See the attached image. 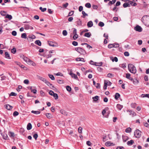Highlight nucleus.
<instances>
[{
    "label": "nucleus",
    "instance_id": "f03ea898",
    "mask_svg": "<svg viewBox=\"0 0 149 149\" xmlns=\"http://www.w3.org/2000/svg\"><path fill=\"white\" fill-rule=\"evenodd\" d=\"M128 69L130 72L134 74L136 72V70L135 67L132 64H129L128 65Z\"/></svg>",
    "mask_w": 149,
    "mask_h": 149
},
{
    "label": "nucleus",
    "instance_id": "8fccbe9b",
    "mask_svg": "<svg viewBox=\"0 0 149 149\" xmlns=\"http://www.w3.org/2000/svg\"><path fill=\"white\" fill-rule=\"evenodd\" d=\"M47 118L50 119L52 117V115L50 113H47Z\"/></svg>",
    "mask_w": 149,
    "mask_h": 149
},
{
    "label": "nucleus",
    "instance_id": "c85d7f7f",
    "mask_svg": "<svg viewBox=\"0 0 149 149\" xmlns=\"http://www.w3.org/2000/svg\"><path fill=\"white\" fill-rule=\"evenodd\" d=\"M76 60L77 61H82L84 62V59L83 58H76Z\"/></svg>",
    "mask_w": 149,
    "mask_h": 149
},
{
    "label": "nucleus",
    "instance_id": "bf43d9fd",
    "mask_svg": "<svg viewBox=\"0 0 149 149\" xmlns=\"http://www.w3.org/2000/svg\"><path fill=\"white\" fill-rule=\"evenodd\" d=\"M72 44L74 46H77L78 45V42H76V41H73L72 43Z\"/></svg>",
    "mask_w": 149,
    "mask_h": 149
},
{
    "label": "nucleus",
    "instance_id": "49530a36",
    "mask_svg": "<svg viewBox=\"0 0 149 149\" xmlns=\"http://www.w3.org/2000/svg\"><path fill=\"white\" fill-rule=\"evenodd\" d=\"M16 48L15 47H13L11 49V52L13 54H15L16 52Z\"/></svg>",
    "mask_w": 149,
    "mask_h": 149
},
{
    "label": "nucleus",
    "instance_id": "680f3d73",
    "mask_svg": "<svg viewBox=\"0 0 149 149\" xmlns=\"http://www.w3.org/2000/svg\"><path fill=\"white\" fill-rule=\"evenodd\" d=\"M29 64H31L33 66H35L36 65L35 63L34 62H33V61H32L31 60L30 61V62H29Z\"/></svg>",
    "mask_w": 149,
    "mask_h": 149
},
{
    "label": "nucleus",
    "instance_id": "72a5a7b5",
    "mask_svg": "<svg viewBox=\"0 0 149 149\" xmlns=\"http://www.w3.org/2000/svg\"><path fill=\"white\" fill-rule=\"evenodd\" d=\"M92 98L95 101H96L99 99V96L96 95L94 97H93Z\"/></svg>",
    "mask_w": 149,
    "mask_h": 149
},
{
    "label": "nucleus",
    "instance_id": "c9c22d12",
    "mask_svg": "<svg viewBox=\"0 0 149 149\" xmlns=\"http://www.w3.org/2000/svg\"><path fill=\"white\" fill-rule=\"evenodd\" d=\"M48 75L49 77L52 80H54L55 78L54 76L52 74H48Z\"/></svg>",
    "mask_w": 149,
    "mask_h": 149
},
{
    "label": "nucleus",
    "instance_id": "412c9836",
    "mask_svg": "<svg viewBox=\"0 0 149 149\" xmlns=\"http://www.w3.org/2000/svg\"><path fill=\"white\" fill-rule=\"evenodd\" d=\"M123 7L125 8L127 7H130V5L129 3V1H128V3H125L123 5Z\"/></svg>",
    "mask_w": 149,
    "mask_h": 149
},
{
    "label": "nucleus",
    "instance_id": "b1692460",
    "mask_svg": "<svg viewBox=\"0 0 149 149\" xmlns=\"http://www.w3.org/2000/svg\"><path fill=\"white\" fill-rule=\"evenodd\" d=\"M91 36V34L90 32H87L85 33L84 35V36L85 37H87L88 38H89Z\"/></svg>",
    "mask_w": 149,
    "mask_h": 149
},
{
    "label": "nucleus",
    "instance_id": "a878e982",
    "mask_svg": "<svg viewBox=\"0 0 149 149\" xmlns=\"http://www.w3.org/2000/svg\"><path fill=\"white\" fill-rule=\"evenodd\" d=\"M141 96L142 97H146L149 98V94H142Z\"/></svg>",
    "mask_w": 149,
    "mask_h": 149
},
{
    "label": "nucleus",
    "instance_id": "052dcab7",
    "mask_svg": "<svg viewBox=\"0 0 149 149\" xmlns=\"http://www.w3.org/2000/svg\"><path fill=\"white\" fill-rule=\"evenodd\" d=\"M19 113L17 111H15L13 113V115L14 116H16L19 115Z\"/></svg>",
    "mask_w": 149,
    "mask_h": 149
},
{
    "label": "nucleus",
    "instance_id": "09e8293b",
    "mask_svg": "<svg viewBox=\"0 0 149 149\" xmlns=\"http://www.w3.org/2000/svg\"><path fill=\"white\" fill-rule=\"evenodd\" d=\"M30 25L28 24H26L24 26V29L26 30L29 29H30Z\"/></svg>",
    "mask_w": 149,
    "mask_h": 149
},
{
    "label": "nucleus",
    "instance_id": "cd10ccee",
    "mask_svg": "<svg viewBox=\"0 0 149 149\" xmlns=\"http://www.w3.org/2000/svg\"><path fill=\"white\" fill-rule=\"evenodd\" d=\"M113 143H111L110 141H107L105 143V145L107 146H109Z\"/></svg>",
    "mask_w": 149,
    "mask_h": 149
},
{
    "label": "nucleus",
    "instance_id": "603ef678",
    "mask_svg": "<svg viewBox=\"0 0 149 149\" xmlns=\"http://www.w3.org/2000/svg\"><path fill=\"white\" fill-rule=\"evenodd\" d=\"M9 135L10 137H14L15 136L14 133L11 132H9Z\"/></svg>",
    "mask_w": 149,
    "mask_h": 149
},
{
    "label": "nucleus",
    "instance_id": "39448f33",
    "mask_svg": "<svg viewBox=\"0 0 149 149\" xmlns=\"http://www.w3.org/2000/svg\"><path fill=\"white\" fill-rule=\"evenodd\" d=\"M119 46V45L118 44H110L108 45V47L110 49L112 47H118Z\"/></svg>",
    "mask_w": 149,
    "mask_h": 149
},
{
    "label": "nucleus",
    "instance_id": "de8ad7c7",
    "mask_svg": "<svg viewBox=\"0 0 149 149\" xmlns=\"http://www.w3.org/2000/svg\"><path fill=\"white\" fill-rule=\"evenodd\" d=\"M99 26L102 27L104 26V24L103 22H100L98 24Z\"/></svg>",
    "mask_w": 149,
    "mask_h": 149
},
{
    "label": "nucleus",
    "instance_id": "6e6552de",
    "mask_svg": "<svg viewBox=\"0 0 149 149\" xmlns=\"http://www.w3.org/2000/svg\"><path fill=\"white\" fill-rule=\"evenodd\" d=\"M131 75L130 73H127L126 74V77L127 79L130 80L131 81H133V79L130 77Z\"/></svg>",
    "mask_w": 149,
    "mask_h": 149
},
{
    "label": "nucleus",
    "instance_id": "69168bd1",
    "mask_svg": "<svg viewBox=\"0 0 149 149\" xmlns=\"http://www.w3.org/2000/svg\"><path fill=\"white\" fill-rule=\"evenodd\" d=\"M57 82L60 84H61L63 83V81L62 80H58L57 81Z\"/></svg>",
    "mask_w": 149,
    "mask_h": 149
},
{
    "label": "nucleus",
    "instance_id": "79ce46f5",
    "mask_svg": "<svg viewBox=\"0 0 149 149\" xmlns=\"http://www.w3.org/2000/svg\"><path fill=\"white\" fill-rule=\"evenodd\" d=\"M133 82V83L134 84H137L138 83H139V81L138 80H137L136 79H133V81H132Z\"/></svg>",
    "mask_w": 149,
    "mask_h": 149
},
{
    "label": "nucleus",
    "instance_id": "2f4dec72",
    "mask_svg": "<svg viewBox=\"0 0 149 149\" xmlns=\"http://www.w3.org/2000/svg\"><path fill=\"white\" fill-rule=\"evenodd\" d=\"M47 85L49 86L52 89H53L54 88H55L54 86H52V84L48 82H47Z\"/></svg>",
    "mask_w": 149,
    "mask_h": 149
},
{
    "label": "nucleus",
    "instance_id": "9b49d317",
    "mask_svg": "<svg viewBox=\"0 0 149 149\" xmlns=\"http://www.w3.org/2000/svg\"><path fill=\"white\" fill-rule=\"evenodd\" d=\"M127 1H129V3L130 4V5H131L132 6H136L137 5V4H136V3L132 1L126 0V1H125V2L127 3Z\"/></svg>",
    "mask_w": 149,
    "mask_h": 149
},
{
    "label": "nucleus",
    "instance_id": "bb28decb",
    "mask_svg": "<svg viewBox=\"0 0 149 149\" xmlns=\"http://www.w3.org/2000/svg\"><path fill=\"white\" fill-rule=\"evenodd\" d=\"M117 108L119 110H121L123 107V106L120 104H118L116 105Z\"/></svg>",
    "mask_w": 149,
    "mask_h": 149
},
{
    "label": "nucleus",
    "instance_id": "4be33fe9",
    "mask_svg": "<svg viewBox=\"0 0 149 149\" xmlns=\"http://www.w3.org/2000/svg\"><path fill=\"white\" fill-rule=\"evenodd\" d=\"M5 54V57L6 58L9 59H11L10 55L7 52H6Z\"/></svg>",
    "mask_w": 149,
    "mask_h": 149
},
{
    "label": "nucleus",
    "instance_id": "20e7f679",
    "mask_svg": "<svg viewBox=\"0 0 149 149\" xmlns=\"http://www.w3.org/2000/svg\"><path fill=\"white\" fill-rule=\"evenodd\" d=\"M142 132L139 130H136L134 132V136L136 138H139L141 136Z\"/></svg>",
    "mask_w": 149,
    "mask_h": 149
},
{
    "label": "nucleus",
    "instance_id": "4c0bfd02",
    "mask_svg": "<svg viewBox=\"0 0 149 149\" xmlns=\"http://www.w3.org/2000/svg\"><path fill=\"white\" fill-rule=\"evenodd\" d=\"M21 38L24 39H26L27 38L26 35V33H23L22 34Z\"/></svg>",
    "mask_w": 149,
    "mask_h": 149
},
{
    "label": "nucleus",
    "instance_id": "4468645a",
    "mask_svg": "<svg viewBox=\"0 0 149 149\" xmlns=\"http://www.w3.org/2000/svg\"><path fill=\"white\" fill-rule=\"evenodd\" d=\"M123 141L124 142H126L129 139V137L127 136L123 135L122 136Z\"/></svg>",
    "mask_w": 149,
    "mask_h": 149
},
{
    "label": "nucleus",
    "instance_id": "473e14b6",
    "mask_svg": "<svg viewBox=\"0 0 149 149\" xmlns=\"http://www.w3.org/2000/svg\"><path fill=\"white\" fill-rule=\"evenodd\" d=\"M87 45L86 47L87 48H88L89 49H90V48H92V47L91 46H90V45H88V44L86 43H81V45Z\"/></svg>",
    "mask_w": 149,
    "mask_h": 149
},
{
    "label": "nucleus",
    "instance_id": "c756f323",
    "mask_svg": "<svg viewBox=\"0 0 149 149\" xmlns=\"http://www.w3.org/2000/svg\"><path fill=\"white\" fill-rule=\"evenodd\" d=\"M28 37L29 38L31 39H34L36 38V36L33 35H29L28 36Z\"/></svg>",
    "mask_w": 149,
    "mask_h": 149
},
{
    "label": "nucleus",
    "instance_id": "2eb2a0df",
    "mask_svg": "<svg viewBox=\"0 0 149 149\" xmlns=\"http://www.w3.org/2000/svg\"><path fill=\"white\" fill-rule=\"evenodd\" d=\"M5 107L8 110H10L13 108V107L9 104H6L5 105Z\"/></svg>",
    "mask_w": 149,
    "mask_h": 149
},
{
    "label": "nucleus",
    "instance_id": "e433bc0d",
    "mask_svg": "<svg viewBox=\"0 0 149 149\" xmlns=\"http://www.w3.org/2000/svg\"><path fill=\"white\" fill-rule=\"evenodd\" d=\"M31 112L36 114H38L40 113V112L39 111H35L33 110L31 111Z\"/></svg>",
    "mask_w": 149,
    "mask_h": 149
},
{
    "label": "nucleus",
    "instance_id": "5701e85b",
    "mask_svg": "<svg viewBox=\"0 0 149 149\" xmlns=\"http://www.w3.org/2000/svg\"><path fill=\"white\" fill-rule=\"evenodd\" d=\"M120 96V94L118 93H116L115 95V98L116 100H118Z\"/></svg>",
    "mask_w": 149,
    "mask_h": 149
},
{
    "label": "nucleus",
    "instance_id": "c03bdc74",
    "mask_svg": "<svg viewBox=\"0 0 149 149\" xmlns=\"http://www.w3.org/2000/svg\"><path fill=\"white\" fill-rule=\"evenodd\" d=\"M53 95V96L54 98H55L56 100H57L58 98V96L57 94L56 93H54Z\"/></svg>",
    "mask_w": 149,
    "mask_h": 149
},
{
    "label": "nucleus",
    "instance_id": "774afa93",
    "mask_svg": "<svg viewBox=\"0 0 149 149\" xmlns=\"http://www.w3.org/2000/svg\"><path fill=\"white\" fill-rule=\"evenodd\" d=\"M124 55L125 56H129V52H125L124 53Z\"/></svg>",
    "mask_w": 149,
    "mask_h": 149
},
{
    "label": "nucleus",
    "instance_id": "a211bd4d",
    "mask_svg": "<svg viewBox=\"0 0 149 149\" xmlns=\"http://www.w3.org/2000/svg\"><path fill=\"white\" fill-rule=\"evenodd\" d=\"M134 143V141L133 140H130V141H129L127 142V144L129 146H131Z\"/></svg>",
    "mask_w": 149,
    "mask_h": 149
},
{
    "label": "nucleus",
    "instance_id": "ea45409f",
    "mask_svg": "<svg viewBox=\"0 0 149 149\" xmlns=\"http://www.w3.org/2000/svg\"><path fill=\"white\" fill-rule=\"evenodd\" d=\"M85 6L86 7L88 8H90L91 6V4L89 3H86L85 5Z\"/></svg>",
    "mask_w": 149,
    "mask_h": 149
},
{
    "label": "nucleus",
    "instance_id": "f704fd0d",
    "mask_svg": "<svg viewBox=\"0 0 149 149\" xmlns=\"http://www.w3.org/2000/svg\"><path fill=\"white\" fill-rule=\"evenodd\" d=\"M5 17L8 19L9 20H11L12 18V17L11 15L7 14Z\"/></svg>",
    "mask_w": 149,
    "mask_h": 149
},
{
    "label": "nucleus",
    "instance_id": "6ab92c4d",
    "mask_svg": "<svg viewBox=\"0 0 149 149\" xmlns=\"http://www.w3.org/2000/svg\"><path fill=\"white\" fill-rule=\"evenodd\" d=\"M108 85V81L106 80H104V85L103 87V88L105 90L107 89Z\"/></svg>",
    "mask_w": 149,
    "mask_h": 149
},
{
    "label": "nucleus",
    "instance_id": "423d86ee",
    "mask_svg": "<svg viewBox=\"0 0 149 149\" xmlns=\"http://www.w3.org/2000/svg\"><path fill=\"white\" fill-rule=\"evenodd\" d=\"M94 63L93 61H92V60H91L90 61V63L91 65H94L97 66H101L102 64V63L101 62L99 63H98V64H99L98 65L96 64V63H97V62H95V63Z\"/></svg>",
    "mask_w": 149,
    "mask_h": 149
},
{
    "label": "nucleus",
    "instance_id": "a18cd8bd",
    "mask_svg": "<svg viewBox=\"0 0 149 149\" xmlns=\"http://www.w3.org/2000/svg\"><path fill=\"white\" fill-rule=\"evenodd\" d=\"M1 14L3 16H5L6 15V12L4 11H1L0 12Z\"/></svg>",
    "mask_w": 149,
    "mask_h": 149
},
{
    "label": "nucleus",
    "instance_id": "5fc2aeb1",
    "mask_svg": "<svg viewBox=\"0 0 149 149\" xmlns=\"http://www.w3.org/2000/svg\"><path fill=\"white\" fill-rule=\"evenodd\" d=\"M82 13L83 15V17L84 18L85 17V16H87L88 15V14L86 13L85 11H82Z\"/></svg>",
    "mask_w": 149,
    "mask_h": 149
},
{
    "label": "nucleus",
    "instance_id": "ddd939ff",
    "mask_svg": "<svg viewBox=\"0 0 149 149\" xmlns=\"http://www.w3.org/2000/svg\"><path fill=\"white\" fill-rule=\"evenodd\" d=\"M47 43L51 46L55 47L56 46L55 45V43L53 42L48 41Z\"/></svg>",
    "mask_w": 149,
    "mask_h": 149
},
{
    "label": "nucleus",
    "instance_id": "a19ab883",
    "mask_svg": "<svg viewBox=\"0 0 149 149\" xmlns=\"http://www.w3.org/2000/svg\"><path fill=\"white\" fill-rule=\"evenodd\" d=\"M66 89L67 90L68 92H70L71 90V87L69 86H66Z\"/></svg>",
    "mask_w": 149,
    "mask_h": 149
},
{
    "label": "nucleus",
    "instance_id": "0eeeda50",
    "mask_svg": "<svg viewBox=\"0 0 149 149\" xmlns=\"http://www.w3.org/2000/svg\"><path fill=\"white\" fill-rule=\"evenodd\" d=\"M134 29L136 31L140 32L142 31V28L139 25L136 26L134 27Z\"/></svg>",
    "mask_w": 149,
    "mask_h": 149
},
{
    "label": "nucleus",
    "instance_id": "1a4fd4ad",
    "mask_svg": "<svg viewBox=\"0 0 149 149\" xmlns=\"http://www.w3.org/2000/svg\"><path fill=\"white\" fill-rule=\"evenodd\" d=\"M69 74L71 75L72 78H74V79H78L77 75L76 74L72 73L71 71L70 72Z\"/></svg>",
    "mask_w": 149,
    "mask_h": 149
},
{
    "label": "nucleus",
    "instance_id": "dca6fc26",
    "mask_svg": "<svg viewBox=\"0 0 149 149\" xmlns=\"http://www.w3.org/2000/svg\"><path fill=\"white\" fill-rule=\"evenodd\" d=\"M35 43L39 46L41 45V42L39 40H37L35 42Z\"/></svg>",
    "mask_w": 149,
    "mask_h": 149
},
{
    "label": "nucleus",
    "instance_id": "864d4df0",
    "mask_svg": "<svg viewBox=\"0 0 149 149\" xmlns=\"http://www.w3.org/2000/svg\"><path fill=\"white\" fill-rule=\"evenodd\" d=\"M22 88V86H21L19 85L18 87V88H17L16 90L17 91L19 92L20 91V89Z\"/></svg>",
    "mask_w": 149,
    "mask_h": 149
},
{
    "label": "nucleus",
    "instance_id": "0e129e2a",
    "mask_svg": "<svg viewBox=\"0 0 149 149\" xmlns=\"http://www.w3.org/2000/svg\"><path fill=\"white\" fill-rule=\"evenodd\" d=\"M17 95V94L13 92H12L10 94V96H15Z\"/></svg>",
    "mask_w": 149,
    "mask_h": 149
},
{
    "label": "nucleus",
    "instance_id": "6e6d98bb",
    "mask_svg": "<svg viewBox=\"0 0 149 149\" xmlns=\"http://www.w3.org/2000/svg\"><path fill=\"white\" fill-rule=\"evenodd\" d=\"M63 34L64 36H66L67 35V32L66 30H64L63 31L62 33Z\"/></svg>",
    "mask_w": 149,
    "mask_h": 149
},
{
    "label": "nucleus",
    "instance_id": "e2e57ef3",
    "mask_svg": "<svg viewBox=\"0 0 149 149\" xmlns=\"http://www.w3.org/2000/svg\"><path fill=\"white\" fill-rule=\"evenodd\" d=\"M17 32L15 31H13L12 32V35L14 36H16L17 35Z\"/></svg>",
    "mask_w": 149,
    "mask_h": 149
},
{
    "label": "nucleus",
    "instance_id": "37998d69",
    "mask_svg": "<svg viewBox=\"0 0 149 149\" xmlns=\"http://www.w3.org/2000/svg\"><path fill=\"white\" fill-rule=\"evenodd\" d=\"M125 132H126L129 133L131 132V129L130 127H128L126 129Z\"/></svg>",
    "mask_w": 149,
    "mask_h": 149
},
{
    "label": "nucleus",
    "instance_id": "7c9ffc66",
    "mask_svg": "<svg viewBox=\"0 0 149 149\" xmlns=\"http://www.w3.org/2000/svg\"><path fill=\"white\" fill-rule=\"evenodd\" d=\"M38 78L40 79L41 80H42V81H43V82H45V83H46L47 81H46V79H45L43 78H42L41 77H40V76H38Z\"/></svg>",
    "mask_w": 149,
    "mask_h": 149
},
{
    "label": "nucleus",
    "instance_id": "9d476101",
    "mask_svg": "<svg viewBox=\"0 0 149 149\" xmlns=\"http://www.w3.org/2000/svg\"><path fill=\"white\" fill-rule=\"evenodd\" d=\"M127 112H129L130 113V115H132V117L136 115V113L133 111H132L130 110H127Z\"/></svg>",
    "mask_w": 149,
    "mask_h": 149
},
{
    "label": "nucleus",
    "instance_id": "f257e3e1",
    "mask_svg": "<svg viewBox=\"0 0 149 149\" xmlns=\"http://www.w3.org/2000/svg\"><path fill=\"white\" fill-rule=\"evenodd\" d=\"M141 21L146 25L149 26V16H143L141 18Z\"/></svg>",
    "mask_w": 149,
    "mask_h": 149
},
{
    "label": "nucleus",
    "instance_id": "aec40b11",
    "mask_svg": "<svg viewBox=\"0 0 149 149\" xmlns=\"http://www.w3.org/2000/svg\"><path fill=\"white\" fill-rule=\"evenodd\" d=\"M32 126L31 123H29L27 126V129L28 130H30L32 128Z\"/></svg>",
    "mask_w": 149,
    "mask_h": 149
},
{
    "label": "nucleus",
    "instance_id": "338daca9",
    "mask_svg": "<svg viewBox=\"0 0 149 149\" xmlns=\"http://www.w3.org/2000/svg\"><path fill=\"white\" fill-rule=\"evenodd\" d=\"M82 128L81 127H79L78 128V132L79 133H82Z\"/></svg>",
    "mask_w": 149,
    "mask_h": 149
},
{
    "label": "nucleus",
    "instance_id": "393cba45",
    "mask_svg": "<svg viewBox=\"0 0 149 149\" xmlns=\"http://www.w3.org/2000/svg\"><path fill=\"white\" fill-rule=\"evenodd\" d=\"M77 26H81L82 24L81 21L80 19H79L76 22Z\"/></svg>",
    "mask_w": 149,
    "mask_h": 149
},
{
    "label": "nucleus",
    "instance_id": "13d9d810",
    "mask_svg": "<svg viewBox=\"0 0 149 149\" xmlns=\"http://www.w3.org/2000/svg\"><path fill=\"white\" fill-rule=\"evenodd\" d=\"M3 138L5 139H7L8 138V136L6 134H5L3 136Z\"/></svg>",
    "mask_w": 149,
    "mask_h": 149
},
{
    "label": "nucleus",
    "instance_id": "58836bf2",
    "mask_svg": "<svg viewBox=\"0 0 149 149\" xmlns=\"http://www.w3.org/2000/svg\"><path fill=\"white\" fill-rule=\"evenodd\" d=\"M39 9L42 12H44L46 11L47 10V8H43L41 7H40L39 8Z\"/></svg>",
    "mask_w": 149,
    "mask_h": 149
},
{
    "label": "nucleus",
    "instance_id": "f3484780",
    "mask_svg": "<svg viewBox=\"0 0 149 149\" xmlns=\"http://www.w3.org/2000/svg\"><path fill=\"white\" fill-rule=\"evenodd\" d=\"M93 23L91 21H89L87 23V26L88 27H91L93 26Z\"/></svg>",
    "mask_w": 149,
    "mask_h": 149
},
{
    "label": "nucleus",
    "instance_id": "7ed1b4c3",
    "mask_svg": "<svg viewBox=\"0 0 149 149\" xmlns=\"http://www.w3.org/2000/svg\"><path fill=\"white\" fill-rule=\"evenodd\" d=\"M75 50L81 54L84 55L86 54L85 51L84 49L81 47H78L75 48Z\"/></svg>",
    "mask_w": 149,
    "mask_h": 149
},
{
    "label": "nucleus",
    "instance_id": "f8f14e48",
    "mask_svg": "<svg viewBox=\"0 0 149 149\" xmlns=\"http://www.w3.org/2000/svg\"><path fill=\"white\" fill-rule=\"evenodd\" d=\"M23 59L24 61L28 64L29 62L31 61V60L29 59L27 57H24V56H23Z\"/></svg>",
    "mask_w": 149,
    "mask_h": 149
},
{
    "label": "nucleus",
    "instance_id": "3c124183",
    "mask_svg": "<svg viewBox=\"0 0 149 149\" xmlns=\"http://www.w3.org/2000/svg\"><path fill=\"white\" fill-rule=\"evenodd\" d=\"M60 112L62 114L64 115H66V113L65 111V110H60Z\"/></svg>",
    "mask_w": 149,
    "mask_h": 149
},
{
    "label": "nucleus",
    "instance_id": "4d7b16f0",
    "mask_svg": "<svg viewBox=\"0 0 149 149\" xmlns=\"http://www.w3.org/2000/svg\"><path fill=\"white\" fill-rule=\"evenodd\" d=\"M95 86L97 88L99 89L100 87V84L99 83H96V84L95 85Z\"/></svg>",
    "mask_w": 149,
    "mask_h": 149
}]
</instances>
